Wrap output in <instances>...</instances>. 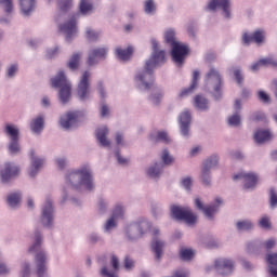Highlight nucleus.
<instances>
[{
  "label": "nucleus",
  "mask_w": 277,
  "mask_h": 277,
  "mask_svg": "<svg viewBox=\"0 0 277 277\" xmlns=\"http://www.w3.org/2000/svg\"><path fill=\"white\" fill-rule=\"evenodd\" d=\"M52 88H60L58 96L61 98L62 103H67L70 101V96L72 94V87L70 85V82L66 80V75H64V71H58L55 78L51 79Z\"/></svg>",
  "instance_id": "7ed1b4c3"
},
{
  "label": "nucleus",
  "mask_w": 277,
  "mask_h": 277,
  "mask_svg": "<svg viewBox=\"0 0 277 277\" xmlns=\"http://www.w3.org/2000/svg\"><path fill=\"white\" fill-rule=\"evenodd\" d=\"M192 123V114L184 111L180 115V129L184 136L189 135V124Z\"/></svg>",
  "instance_id": "aec40b11"
},
{
  "label": "nucleus",
  "mask_w": 277,
  "mask_h": 277,
  "mask_svg": "<svg viewBox=\"0 0 277 277\" xmlns=\"http://www.w3.org/2000/svg\"><path fill=\"white\" fill-rule=\"evenodd\" d=\"M258 98L262 102V103H272V98L269 97V94H267L264 91H259L258 92Z\"/></svg>",
  "instance_id": "09e8293b"
},
{
  "label": "nucleus",
  "mask_w": 277,
  "mask_h": 277,
  "mask_svg": "<svg viewBox=\"0 0 277 277\" xmlns=\"http://www.w3.org/2000/svg\"><path fill=\"white\" fill-rule=\"evenodd\" d=\"M195 103V107H197V109H209V101H207V98L202 97V95H197L195 96L194 100Z\"/></svg>",
  "instance_id": "473e14b6"
},
{
  "label": "nucleus",
  "mask_w": 277,
  "mask_h": 277,
  "mask_svg": "<svg viewBox=\"0 0 277 277\" xmlns=\"http://www.w3.org/2000/svg\"><path fill=\"white\" fill-rule=\"evenodd\" d=\"M194 250L182 248L180 250V256L183 261H192V258L194 256Z\"/></svg>",
  "instance_id": "ea45409f"
},
{
  "label": "nucleus",
  "mask_w": 277,
  "mask_h": 277,
  "mask_svg": "<svg viewBox=\"0 0 277 277\" xmlns=\"http://www.w3.org/2000/svg\"><path fill=\"white\" fill-rule=\"evenodd\" d=\"M206 83L213 88L216 98L217 96H222V76L220 75V71L215 68H210L206 74Z\"/></svg>",
  "instance_id": "39448f33"
},
{
  "label": "nucleus",
  "mask_w": 277,
  "mask_h": 277,
  "mask_svg": "<svg viewBox=\"0 0 277 277\" xmlns=\"http://www.w3.org/2000/svg\"><path fill=\"white\" fill-rule=\"evenodd\" d=\"M260 226L262 228H272V222H269V217L267 216H263L261 220H260Z\"/></svg>",
  "instance_id": "4d7b16f0"
},
{
  "label": "nucleus",
  "mask_w": 277,
  "mask_h": 277,
  "mask_svg": "<svg viewBox=\"0 0 277 277\" xmlns=\"http://www.w3.org/2000/svg\"><path fill=\"white\" fill-rule=\"evenodd\" d=\"M252 122H265L266 117L262 111L254 113L251 117Z\"/></svg>",
  "instance_id": "49530a36"
},
{
  "label": "nucleus",
  "mask_w": 277,
  "mask_h": 277,
  "mask_svg": "<svg viewBox=\"0 0 277 277\" xmlns=\"http://www.w3.org/2000/svg\"><path fill=\"white\" fill-rule=\"evenodd\" d=\"M19 5L23 14L29 16V13L34 12V8H36V0H19Z\"/></svg>",
  "instance_id": "c85d7f7f"
},
{
  "label": "nucleus",
  "mask_w": 277,
  "mask_h": 277,
  "mask_svg": "<svg viewBox=\"0 0 277 277\" xmlns=\"http://www.w3.org/2000/svg\"><path fill=\"white\" fill-rule=\"evenodd\" d=\"M156 142H164L166 144H168L170 143V136H168L167 132H157Z\"/></svg>",
  "instance_id": "c03bdc74"
},
{
  "label": "nucleus",
  "mask_w": 277,
  "mask_h": 277,
  "mask_svg": "<svg viewBox=\"0 0 277 277\" xmlns=\"http://www.w3.org/2000/svg\"><path fill=\"white\" fill-rule=\"evenodd\" d=\"M123 265L126 269H133V267H135V262L133 261V259H131V256L127 255L124 258Z\"/></svg>",
  "instance_id": "3c124183"
},
{
  "label": "nucleus",
  "mask_w": 277,
  "mask_h": 277,
  "mask_svg": "<svg viewBox=\"0 0 277 277\" xmlns=\"http://www.w3.org/2000/svg\"><path fill=\"white\" fill-rule=\"evenodd\" d=\"M57 53H60V49L55 48L53 50L48 51V57H55V55H57Z\"/></svg>",
  "instance_id": "69168bd1"
},
{
  "label": "nucleus",
  "mask_w": 277,
  "mask_h": 277,
  "mask_svg": "<svg viewBox=\"0 0 277 277\" xmlns=\"http://www.w3.org/2000/svg\"><path fill=\"white\" fill-rule=\"evenodd\" d=\"M42 243V236H40V233L35 234V242L29 248V252H38L40 250V246Z\"/></svg>",
  "instance_id": "4c0bfd02"
},
{
  "label": "nucleus",
  "mask_w": 277,
  "mask_h": 277,
  "mask_svg": "<svg viewBox=\"0 0 277 277\" xmlns=\"http://www.w3.org/2000/svg\"><path fill=\"white\" fill-rule=\"evenodd\" d=\"M98 36H100V34L94 31V30H92V29H88L87 30V38H88V40L96 41V40H98Z\"/></svg>",
  "instance_id": "6e6d98bb"
},
{
  "label": "nucleus",
  "mask_w": 277,
  "mask_h": 277,
  "mask_svg": "<svg viewBox=\"0 0 277 277\" xmlns=\"http://www.w3.org/2000/svg\"><path fill=\"white\" fill-rule=\"evenodd\" d=\"M131 55H133V47H128L127 49H116V56L122 62H128V60H131Z\"/></svg>",
  "instance_id": "bb28decb"
},
{
  "label": "nucleus",
  "mask_w": 277,
  "mask_h": 277,
  "mask_svg": "<svg viewBox=\"0 0 277 277\" xmlns=\"http://www.w3.org/2000/svg\"><path fill=\"white\" fill-rule=\"evenodd\" d=\"M97 90H98L102 98H105V89H103V82L97 83Z\"/></svg>",
  "instance_id": "338daca9"
},
{
  "label": "nucleus",
  "mask_w": 277,
  "mask_h": 277,
  "mask_svg": "<svg viewBox=\"0 0 277 277\" xmlns=\"http://www.w3.org/2000/svg\"><path fill=\"white\" fill-rule=\"evenodd\" d=\"M36 153L34 150L30 151L31 157V167L29 171V176L34 177L38 174L39 170L44 166V160L35 156Z\"/></svg>",
  "instance_id": "4be33fe9"
},
{
  "label": "nucleus",
  "mask_w": 277,
  "mask_h": 277,
  "mask_svg": "<svg viewBox=\"0 0 277 277\" xmlns=\"http://www.w3.org/2000/svg\"><path fill=\"white\" fill-rule=\"evenodd\" d=\"M164 247H166V242L161 241L158 238H153L151 250L156 254L157 261L161 259V254H163Z\"/></svg>",
  "instance_id": "a878e982"
},
{
  "label": "nucleus",
  "mask_w": 277,
  "mask_h": 277,
  "mask_svg": "<svg viewBox=\"0 0 277 277\" xmlns=\"http://www.w3.org/2000/svg\"><path fill=\"white\" fill-rule=\"evenodd\" d=\"M57 6L61 12H68L72 8V0H57Z\"/></svg>",
  "instance_id": "58836bf2"
},
{
  "label": "nucleus",
  "mask_w": 277,
  "mask_h": 277,
  "mask_svg": "<svg viewBox=\"0 0 277 277\" xmlns=\"http://www.w3.org/2000/svg\"><path fill=\"white\" fill-rule=\"evenodd\" d=\"M21 194L19 193H14L8 196V205L10 207H18L21 205Z\"/></svg>",
  "instance_id": "72a5a7b5"
},
{
  "label": "nucleus",
  "mask_w": 277,
  "mask_h": 277,
  "mask_svg": "<svg viewBox=\"0 0 277 277\" xmlns=\"http://www.w3.org/2000/svg\"><path fill=\"white\" fill-rule=\"evenodd\" d=\"M58 29L66 35V40L70 42L77 34V19L72 16L67 23L60 25Z\"/></svg>",
  "instance_id": "9b49d317"
},
{
  "label": "nucleus",
  "mask_w": 277,
  "mask_h": 277,
  "mask_svg": "<svg viewBox=\"0 0 277 277\" xmlns=\"http://www.w3.org/2000/svg\"><path fill=\"white\" fill-rule=\"evenodd\" d=\"M266 261L268 265L277 266V253H269L266 255Z\"/></svg>",
  "instance_id": "864d4df0"
},
{
  "label": "nucleus",
  "mask_w": 277,
  "mask_h": 277,
  "mask_svg": "<svg viewBox=\"0 0 277 277\" xmlns=\"http://www.w3.org/2000/svg\"><path fill=\"white\" fill-rule=\"evenodd\" d=\"M198 79H200V71L195 70L193 72V82L190 87L182 90V92L180 93V98H183L184 96H189V94H192V92H194V90L198 88Z\"/></svg>",
  "instance_id": "393cba45"
},
{
  "label": "nucleus",
  "mask_w": 277,
  "mask_h": 277,
  "mask_svg": "<svg viewBox=\"0 0 277 277\" xmlns=\"http://www.w3.org/2000/svg\"><path fill=\"white\" fill-rule=\"evenodd\" d=\"M236 226L238 230H251L252 223L250 221H239Z\"/></svg>",
  "instance_id": "37998d69"
},
{
  "label": "nucleus",
  "mask_w": 277,
  "mask_h": 277,
  "mask_svg": "<svg viewBox=\"0 0 277 277\" xmlns=\"http://www.w3.org/2000/svg\"><path fill=\"white\" fill-rule=\"evenodd\" d=\"M0 5L4 8V12H6V14L12 13V10H13L12 0H0Z\"/></svg>",
  "instance_id": "de8ad7c7"
},
{
  "label": "nucleus",
  "mask_w": 277,
  "mask_h": 277,
  "mask_svg": "<svg viewBox=\"0 0 277 277\" xmlns=\"http://www.w3.org/2000/svg\"><path fill=\"white\" fill-rule=\"evenodd\" d=\"M36 263H37V274L39 277L44 276V272H47V255L44 252H39L36 255Z\"/></svg>",
  "instance_id": "b1692460"
},
{
  "label": "nucleus",
  "mask_w": 277,
  "mask_h": 277,
  "mask_svg": "<svg viewBox=\"0 0 277 277\" xmlns=\"http://www.w3.org/2000/svg\"><path fill=\"white\" fill-rule=\"evenodd\" d=\"M79 8L81 14H89V12H92V10L94 9L90 0H81Z\"/></svg>",
  "instance_id": "f704fd0d"
},
{
  "label": "nucleus",
  "mask_w": 277,
  "mask_h": 277,
  "mask_svg": "<svg viewBox=\"0 0 277 277\" xmlns=\"http://www.w3.org/2000/svg\"><path fill=\"white\" fill-rule=\"evenodd\" d=\"M30 129L34 133H40L44 129V118L38 117L34 119L30 123Z\"/></svg>",
  "instance_id": "c756f323"
},
{
  "label": "nucleus",
  "mask_w": 277,
  "mask_h": 277,
  "mask_svg": "<svg viewBox=\"0 0 277 277\" xmlns=\"http://www.w3.org/2000/svg\"><path fill=\"white\" fill-rule=\"evenodd\" d=\"M254 140L256 144H264V142H269V140H272V132H269V130H258L254 134Z\"/></svg>",
  "instance_id": "cd10ccee"
},
{
  "label": "nucleus",
  "mask_w": 277,
  "mask_h": 277,
  "mask_svg": "<svg viewBox=\"0 0 277 277\" xmlns=\"http://www.w3.org/2000/svg\"><path fill=\"white\" fill-rule=\"evenodd\" d=\"M107 135H109V130L107 129V127L97 129L96 137H97V141L100 142L101 146H104V148L111 146V142H109V140H107Z\"/></svg>",
  "instance_id": "5701e85b"
},
{
  "label": "nucleus",
  "mask_w": 277,
  "mask_h": 277,
  "mask_svg": "<svg viewBox=\"0 0 277 277\" xmlns=\"http://www.w3.org/2000/svg\"><path fill=\"white\" fill-rule=\"evenodd\" d=\"M189 54V48L185 44H182L180 42L174 43L172 45L171 50V57L175 64H179V66H183L185 58Z\"/></svg>",
  "instance_id": "423d86ee"
},
{
  "label": "nucleus",
  "mask_w": 277,
  "mask_h": 277,
  "mask_svg": "<svg viewBox=\"0 0 277 277\" xmlns=\"http://www.w3.org/2000/svg\"><path fill=\"white\" fill-rule=\"evenodd\" d=\"M81 61V54L80 53H74L71 57L69 58V62L67 64L68 68L70 70H77L79 68V62Z\"/></svg>",
  "instance_id": "2f4dec72"
},
{
  "label": "nucleus",
  "mask_w": 277,
  "mask_h": 277,
  "mask_svg": "<svg viewBox=\"0 0 277 277\" xmlns=\"http://www.w3.org/2000/svg\"><path fill=\"white\" fill-rule=\"evenodd\" d=\"M124 215V208L122 206L117 205L113 211L110 219L106 222L105 229L111 230V228H116V220L122 219Z\"/></svg>",
  "instance_id": "f3484780"
},
{
  "label": "nucleus",
  "mask_w": 277,
  "mask_h": 277,
  "mask_svg": "<svg viewBox=\"0 0 277 277\" xmlns=\"http://www.w3.org/2000/svg\"><path fill=\"white\" fill-rule=\"evenodd\" d=\"M263 247L265 248V250H272V248L276 247V239L269 238L263 243Z\"/></svg>",
  "instance_id": "bf43d9fd"
},
{
  "label": "nucleus",
  "mask_w": 277,
  "mask_h": 277,
  "mask_svg": "<svg viewBox=\"0 0 277 277\" xmlns=\"http://www.w3.org/2000/svg\"><path fill=\"white\" fill-rule=\"evenodd\" d=\"M175 36H176V32H174V30L172 29L167 30L164 34V40L167 44H171V47H173L174 44H177L179 42H176Z\"/></svg>",
  "instance_id": "e433bc0d"
},
{
  "label": "nucleus",
  "mask_w": 277,
  "mask_h": 277,
  "mask_svg": "<svg viewBox=\"0 0 277 277\" xmlns=\"http://www.w3.org/2000/svg\"><path fill=\"white\" fill-rule=\"evenodd\" d=\"M56 163H57L60 170H64V168H66V160L65 159H57Z\"/></svg>",
  "instance_id": "774afa93"
},
{
  "label": "nucleus",
  "mask_w": 277,
  "mask_h": 277,
  "mask_svg": "<svg viewBox=\"0 0 277 277\" xmlns=\"http://www.w3.org/2000/svg\"><path fill=\"white\" fill-rule=\"evenodd\" d=\"M110 266L111 268L104 266L101 269V276L104 277H117L118 272L120 271V260L116 255H111L110 258Z\"/></svg>",
  "instance_id": "9d476101"
},
{
  "label": "nucleus",
  "mask_w": 277,
  "mask_h": 277,
  "mask_svg": "<svg viewBox=\"0 0 277 277\" xmlns=\"http://www.w3.org/2000/svg\"><path fill=\"white\" fill-rule=\"evenodd\" d=\"M4 132L11 138V142H18V130L16 127L12 124H6L4 128Z\"/></svg>",
  "instance_id": "7c9ffc66"
},
{
  "label": "nucleus",
  "mask_w": 277,
  "mask_h": 277,
  "mask_svg": "<svg viewBox=\"0 0 277 277\" xmlns=\"http://www.w3.org/2000/svg\"><path fill=\"white\" fill-rule=\"evenodd\" d=\"M9 150L12 153V155H16L18 150H21V147L18 146V141H11V144L9 145Z\"/></svg>",
  "instance_id": "603ef678"
},
{
  "label": "nucleus",
  "mask_w": 277,
  "mask_h": 277,
  "mask_svg": "<svg viewBox=\"0 0 277 277\" xmlns=\"http://www.w3.org/2000/svg\"><path fill=\"white\" fill-rule=\"evenodd\" d=\"M107 53H109V48H94L89 52L87 64L88 66H95L98 62L107 60Z\"/></svg>",
  "instance_id": "6e6552de"
},
{
  "label": "nucleus",
  "mask_w": 277,
  "mask_h": 277,
  "mask_svg": "<svg viewBox=\"0 0 277 277\" xmlns=\"http://www.w3.org/2000/svg\"><path fill=\"white\" fill-rule=\"evenodd\" d=\"M171 215L174 220H183L186 224H196L198 216L192 212L189 208H183L179 206L171 207Z\"/></svg>",
  "instance_id": "20e7f679"
},
{
  "label": "nucleus",
  "mask_w": 277,
  "mask_h": 277,
  "mask_svg": "<svg viewBox=\"0 0 277 277\" xmlns=\"http://www.w3.org/2000/svg\"><path fill=\"white\" fill-rule=\"evenodd\" d=\"M234 181H237L238 179H243L245 180V189H252L259 181V177L254 173H238L234 175Z\"/></svg>",
  "instance_id": "dca6fc26"
},
{
  "label": "nucleus",
  "mask_w": 277,
  "mask_h": 277,
  "mask_svg": "<svg viewBox=\"0 0 277 277\" xmlns=\"http://www.w3.org/2000/svg\"><path fill=\"white\" fill-rule=\"evenodd\" d=\"M18 70L16 65H11L8 69V77H14V74Z\"/></svg>",
  "instance_id": "e2e57ef3"
},
{
  "label": "nucleus",
  "mask_w": 277,
  "mask_h": 277,
  "mask_svg": "<svg viewBox=\"0 0 277 277\" xmlns=\"http://www.w3.org/2000/svg\"><path fill=\"white\" fill-rule=\"evenodd\" d=\"M144 12L146 14H155L157 12V5L154 0H146L144 2Z\"/></svg>",
  "instance_id": "c9c22d12"
},
{
  "label": "nucleus",
  "mask_w": 277,
  "mask_h": 277,
  "mask_svg": "<svg viewBox=\"0 0 277 277\" xmlns=\"http://www.w3.org/2000/svg\"><path fill=\"white\" fill-rule=\"evenodd\" d=\"M66 180L71 185H75V183H78V185H84L85 189H88L89 192H92V189H94V183L92 182V172L88 167H83L81 170L78 171H72L67 175Z\"/></svg>",
  "instance_id": "f03ea898"
},
{
  "label": "nucleus",
  "mask_w": 277,
  "mask_h": 277,
  "mask_svg": "<svg viewBox=\"0 0 277 277\" xmlns=\"http://www.w3.org/2000/svg\"><path fill=\"white\" fill-rule=\"evenodd\" d=\"M79 118V111H69L66 116H63L60 120L61 127L63 129H70V127H75L77 124V119Z\"/></svg>",
  "instance_id": "6ab92c4d"
},
{
  "label": "nucleus",
  "mask_w": 277,
  "mask_h": 277,
  "mask_svg": "<svg viewBox=\"0 0 277 277\" xmlns=\"http://www.w3.org/2000/svg\"><path fill=\"white\" fill-rule=\"evenodd\" d=\"M234 77L239 85L243 83V75H241V69H235Z\"/></svg>",
  "instance_id": "13d9d810"
},
{
  "label": "nucleus",
  "mask_w": 277,
  "mask_h": 277,
  "mask_svg": "<svg viewBox=\"0 0 277 277\" xmlns=\"http://www.w3.org/2000/svg\"><path fill=\"white\" fill-rule=\"evenodd\" d=\"M161 159L166 166H170V163H172V161H174V158H172V156H170V153L168 151V149H164L162 151Z\"/></svg>",
  "instance_id": "a18cd8bd"
},
{
  "label": "nucleus",
  "mask_w": 277,
  "mask_h": 277,
  "mask_svg": "<svg viewBox=\"0 0 277 277\" xmlns=\"http://www.w3.org/2000/svg\"><path fill=\"white\" fill-rule=\"evenodd\" d=\"M192 183H193L192 177H186L182 180V185L183 187H185V189H188V190L192 189Z\"/></svg>",
  "instance_id": "052dcab7"
},
{
  "label": "nucleus",
  "mask_w": 277,
  "mask_h": 277,
  "mask_svg": "<svg viewBox=\"0 0 277 277\" xmlns=\"http://www.w3.org/2000/svg\"><path fill=\"white\" fill-rule=\"evenodd\" d=\"M101 116H102V118H105V116H109V107H107V105L102 106Z\"/></svg>",
  "instance_id": "0e129e2a"
},
{
  "label": "nucleus",
  "mask_w": 277,
  "mask_h": 277,
  "mask_svg": "<svg viewBox=\"0 0 277 277\" xmlns=\"http://www.w3.org/2000/svg\"><path fill=\"white\" fill-rule=\"evenodd\" d=\"M21 169L16 166H12V163L8 162L4 164V169L1 171V180L2 183H8L10 179H14V176H18Z\"/></svg>",
  "instance_id": "2eb2a0df"
},
{
  "label": "nucleus",
  "mask_w": 277,
  "mask_h": 277,
  "mask_svg": "<svg viewBox=\"0 0 277 277\" xmlns=\"http://www.w3.org/2000/svg\"><path fill=\"white\" fill-rule=\"evenodd\" d=\"M213 267L221 276H228L235 271V262L226 258H220L214 261Z\"/></svg>",
  "instance_id": "0eeeda50"
},
{
  "label": "nucleus",
  "mask_w": 277,
  "mask_h": 277,
  "mask_svg": "<svg viewBox=\"0 0 277 277\" xmlns=\"http://www.w3.org/2000/svg\"><path fill=\"white\" fill-rule=\"evenodd\" d=\"M147 174H148V176H150V179L159 177V174H161V169L159 168V164L156 163L155 167H150L147 170Z\"/></svg>",
  "instance_id": "79ce46f5"
},
{
  "label": "nucleus",
  "mask_w": 277,
  "mask_h": 277,
  "mask_svg": "<svg viewBox=\"0 0 277 277\" xmlns=\"http://www.w3.org/2000/svg\"><path fill=\"white\" fill-rule=\"evenodd\" d=\"M77 94L80 101H85L90 96V71H84L80 78L77 88Z\"/></svg>",
  "instance_id": "1a4fd4ad"
},
{
  "label": "nucleus",
  "mask_w": 277,
  "mask_h": 277,
  "mask_svg": "<svg viewBox=\"0 0 277 277\" xmlns=\"http://www.w3.org/2000/svg\"><path fill=\"white\" fill-rule=\"evenodd\" d=\"M215 166H217V156H212L210 159L206 160L201 175L203 185H211V177L209 176V172L211 168H215Z\"/></svg>",
  "instance_id": "ddd939ff"
},
{
  "label": "nucleus",
  "mask_w": 277,
  "mask_h": 277,
  "mask_svg": "<svg viewBox=\"0 0 277 277\" xmlns=\"http://www.w3.org/2000/svg\"><path fill=\"white\" fill-rule=\"evenodd\" d=\"M227 122L229 127H239V124H241V116H239V114L236 113L228 117Z\"/></svg>",
  "instance_id": "a19ab883"
},
{
  "label": "nucleus",
  "mask_w": 277,
  "mask_h": 277,
  "mask_svg": "<svg viewBox=\"0 0 277 277\" xmlns=\"http://www.w3.org/2000/svg\"><path fill=\"white\" fill-rule=\"evenodd\" d=\"M269 200H271V207L274 209V207L277 206V194L274 188L271 189Z\"/></svg>",
  "instance_id": "5fc2aeb1"
},
{
  "label": "nucleus",
  "mask_w": 277,
  "mask_h": 277,
  "mask_svg": "<svg viewBox=\"0 0 277 277\" xmlns=\"http://www.w3.org/2000/svg\"><path fill=\"white\" fill-rule=\"evenodd\" d=\"M243 44H251V42H255V44H263L265 42V31L258 29L252 32V35L245 32L242 35Z\"/></svg>",
  "instance_id": "f8f14e48"
},
{
  "label": "nucleus",
  "mask_w": 277,
  "mask_h": 277,
  "mask_svg": "<svg viewBox=\"0 0 277 277\" xmlns=\"http://www.w3.org/2000/svg\"><path fill=\"white\" fill-rule=\"evenodd\" d=\"M41 222L43 226H51L53 224V202L50 199H47L43 207Z\"/></svg>",
  "instance_id": "4468645a"
},
{
  "label": "nucleus",
  "mask_w": 277,
  "mask_h": 277,
  "mask_svg": "<svg viewBox=\"0 0 277 277\" xmlns=\"http://www.w3.org/2000/svg\"><path fill=\"white\" fill-rule=\"evenodd\" d=\"M153 54L151 57L145 64V70L143 74L136 76V81H140L144 90H150L153 83H155V77L153 70L159 66V64L166 63V51H159V42L157 39H151Z\"/></svg>",
  "instance_id": "f257e3e1"
},
{
  "label": "nucleus",
  "mask_w": 277,
  "mask_h": 277,
  "mask_svg": "<svg viewBox=\"0 0 277 277\" xmlns=\"http://www.w3.org/2000/svg\"><path fill=\"white\" fill-rule=\"evenodd\" d=\"M188 276H189V273L187 271L179 269V271H175L173 277H188Z\"/></svg>",
  "instance_id": "680f3d73"
},
{
  "label": "nucleus",
  "mask_w": 277,
  "mask_h": 277,
  "mask_svg": "<svg viewBox=\"0 0 277 277\" xmlns=\"http://www.w3.org/2000/svg\"><path fill=\"white\" fill-rule=\"evenodd\" d=\"M195 205L199 211H202L205 213L206 217H209L210 220L213 219V214L217 212V206H206L202 205V201L200 199H195Z\"/></svg>",
  "instance_id": "412c9836"
},
{
  "label": "nucleus",
  "mask_w": 277,
  "mask_h": 277,
  "mask_svg": "<svg viewBox=\"0 0 277 277\" xmlns=\"http://www.w3.org/2000/svg\"><path fill=\"white\" fill-rule=\"evenodd\" d=\"M221 8L225 14V18H230V1L228 0H212L208 4V10H215Z\"/></svg>",
  "instance_id": "a211bd4d"
},
{
  "label": "nucleus",
  "mask_w": 277,
  "mask_h": 277,
  "mask_svg": "<svg viewBox=\"0 0 277 277\" xmlns=\"http://www.w3.org/2000/svg\"><path fill=\"white\" fill-rule=\"evenodd\" d=\"M138 228L141 235H144V233H148V230H150V223L143 221L138 224Z\"/></svg>",
  "instance_id": "8fccbe9b"
}]
</instances>
